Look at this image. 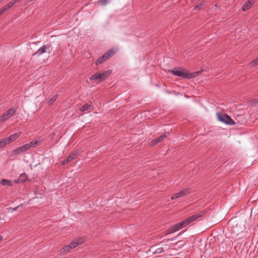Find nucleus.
<instances>
[{
	"label": "nucleus",
	"instance_id": "obj_32",
	"mask_svg": "<svg viewBox=\"0 0 258 258\" xmlns=\"http://www.w3.org/2000/svg\"><path fill=\"white\" fill-rule=\"evenodd\" d=\"M3 239V236L0 235V241Z\"/></svg>",
	"mask_w": 258,
	"mask_h": 258
},
{
	"label": "nucleus",
	"instance_id": "obj_31",
	"mask_svg": "<svg viewBox=\"0 0 258 258\" xmlns=\"http://www.w3.org/2000/svg\"><path fill=\"white\" fill-rule=\"evenodd\" d=\"M18 208H19V206H17L16 207L12 208V212H13L14 211H16L18 209Z\"/></svg>",
	"mask_w": 258,
	"mask_h": 258
},
{
	"label": "nucleus",
	"instance_id": "obj_18",
	"mask_svg": "<svg viewBox=\"0 0 258 258\" xmlns=\"http://www.w3.org/2000/svg\"><path fill=\"white\" fill-rule=\"evenodd\" d=\"M81 243H82V242L79 241L78 240V241H73L70 243L69 245H70L71 248L72 249V248H75L76 247H77L78 245H79V244H80Z\"/></svg>",
	"mask_w": 258,
	"mask_h": 258
},
{
	"label": "nucleus",
	"instance_id": "obj_21",
	"mask_svg": "<svg viewBox=\"0 0 258 258\" xmlns=\"http://www.w3.org/2000/svg\"><path fill=\"white\" fill-rule=\"evenodd\" d=\"M112 0H99V4L100 6H105L107 4H109Z\"/></svg>",
	"mask_w": 258,
	"mask_h": 258
},
{
	"label": "nucleus",
	"instance_id": "obj_13",
	"mask_svg": "<svg viewBox=\"0 0 258 258\" xmlns=\"http://www.w3.org/2000/svg\"><path fill=\"white\" fill-rule=\"evenodd\" d=\"M167 137V135L166 134H164L163 135H160L159 137L155 139L152 141V145H155L156 144L159 143L162 140H163L164 139Z\"/></svg>",
	"mask_w": 258,
	"mask_h": 258
},
{
	"label": "nucleus",
	"instance_id": "obj_16",
	"mask_svg": "<svg viewBox=\"0 0 258 258\" xmlns=\"http://www.w3.org/2000/svg\"><path fill=\"white\" fill-rule=\"evenodd\" d=\"M0 183L3 185L12 186L11 181L9 180L3 179L0 181Z\"/></svg>",
	"mask_w": 258,
	"mask_h": 258
},
{
	"label": "nucleus",
	"instance_id": "obj_23",
	"mask_svg": "<svg viewBox=\"0 0 258 258\" xmlns=\"http://www.w3.org/2000/svg\"><path fill=\"white\" fill-rule=\"evenodd\" d=\"M58 97V95H55L53 96L50 99H49L48 101V103L50 105L53 104V102L55 101Z\"/></svg>",
	"mask_w": 258,
	"mask_h": 258
},
{
	"label": "nucleus",
	"instance_id": "obj_28",
	"mask_svg": "<svg viewBox=\"0 0 258 258\" xmlns=\"http://www.w3.org/2000/svg\"><path fill=\"white\" fill-rule=\"evenodd\" d=\"M251 66H255L258 64V57L252 61L250 63Z\"/></svg>",
	"mask_w": 258,
	"mask_h": 258
},
{
	"label": "nucleus",
	"instance_id": "obj_24",
	"mask_svg": "<svg viewBox=\"0 0 258 258\" xmlns=\"http://www.w3.org/2000/svg\"><path fill=\"white\" fill-rule=\"evenodd\" d=\"M8 144L6 139L4 138L0 140V148L4 147L6 145Z\"/></svg>",
	"mask_w": 258,
	"mask_h": 258
},
{
	"label": "nucleus",
	"instance_id": "obj_3",
	"mask_svg": "<svg viewBox=\"0 0 258 258\" xmlns=\"http://www.w3.org/2000/svg\"><path fill=\"white\" fill-rule=\"evenodd\" d=\"M16 112V109L14 107H11L6 112L2 114L0 116V123L6 120L9 117L14 115Z\"/></svg>",
	"mask_w": 258,
	"mask_h": 258
},
{
	"label": "nucleus",
	"instance_id": "obj_26",
	"mask_svg": "<svg viewBox=\"0 0 258 258\" xmlns=\"http://www.w3.org/2000/svg\"><path fill=\"white\" fill-rule=\"evenodd\" d=\"M20 148L21 149V151H23V152H24L28 150L29 149H30L29 147L27 144L20 147Z\"/></svg>",
	"mask_w": 258,
	"mask_h": 258
},
{
	"label": "nucleus",
	"instance_id": "obj_7",
	"mask_svg": "<svg viewBox=\"0 0 258 258\" xmlns=\"http://www.w3.org/2000/svg\"><path fill=\"white\" fill-rule=\"evenodd\" d=\"M78 154H79V152L77 151H75L73 153L69 155L67 157V159L63 161L62 163L63 164H64L66 163L70 162L72 161V160H73L74 159H75L76 158V157L78 155Z\"/></svg>",
	"mask_w": 258,
	"mask_h": 258
},
{
	"label": "nucleus",
	"instance_id": "obj_6",
	"mask_svg": "<svg viewBox=\"0 0 258 258\" xmlns=\"http://www.w3.org/2000/svg\"><path fill=\"white\" fill-rule=\"evenodd\" d=\"M185 227V226L184 225V223H183V221H182L180 223L175 224L172 227H171L169 229L168 233H173L174 232H176V231L181 229V228H182L183 227Z\"/></svg>",
	"mask_w": 258,
	"mask_h": 258
},
{
	"label": "nucleus",
	"instance_id": "obj_33",
	"mask_svg": "<svg viewBox=\"0 0 258 258\" xmlns=\"http://www.w3.org/2000/svg\"><path fill=\"white\" fill-rule=\"evenodd\" d=\"M196 74L198 75L200 73V72H197L195 73Z\"/></svg>",
	"mask_w": 258,
	"mask_h": 258
},
{
	"label": "nucleus",
	"instance_id": "obj_19",
	"mask_svg": "<svg viewBox=\"0 0 258 258\" xmlns=\"http://www.w3.org/2000/svg\"><path fill=\"white\" fill-rule=\"evenodd\" d=\"M106 60H107L106 58L105 57V56H104V55L103 54L102 56L100 57L96 61L95 63L96 65H98L99 64H101L102 63V62H103L104 61H105Z\"/></svg>",
	"mask_w": 258,
	"mask_h": 258
},
{
	"label": "nucleus",
	"instance_id": "obj_25",
	"mask_svg": "<svg viewBox=\"0 0 258 258\" xmlns=\"http://www.w3.org/2000/svg\"><path fill=\"white\" fill-rule=\"evenodd\" d=\"M71 249L72 248H71L70 245H65L62 247L61 251L62 252H69L70 250V249Z\"/></svg>",
	"mask_w": 258,
	"mask_h": 258
},
{
	"label": "nucleus",
	"instance_id": "obj_27",
	"mask_svg": "<svg viewBox=\"0 0 258 258\" xmlns=\"http://www.w3.org/2000/svg\"><path fill=\"white\" fill-rule=\"evenodd\" d=\"M22 152H23V151H21L20 147L18 148L17 149H16V150L13 151V153L15 155H19L20 154H21Z\"/></svg>",
	"mask_w": 258,
	"mask_h": 258
},
{
	"label": "nucleus",
	"instance_id": "obj_5",
	"mask_svg": "<svg viewBox=\"0 0 258 258\" xmlns=\"http://www.w3.org/2000/svg\"><path fill=\"white\" fill-rule=\"evenodd\" d=\"M45 52L50 53V46L49 45H44L43 46L40 47L37 51L34 53L33 55L37 54L38 55H40Z\"/></svg>",
	"mask_w": 258,
	"mask_h": 258
},
{
	"label": "nucleus",
	"instance_id": "obj_34",
	"mask_svg": "<svg viewBox=\"0 0 258 258\" xmlns=\"http://www.w3.org/2000/svg\"><path fill=\"white\" fill-rule=\"evenodd\" d=\"M3 0H0V2H2Z\"/></svg>",
	"mask_w": 258,
	"mask_h": 258
},
{
	"label": "nucleus",
	"instance_id": "obj_4",
	"mask_svg": "<svg viewBox=\"0 0 258 258\" xmlns=\"http://www.w3.org/2000/svg\"><path fill=\"white\" fill-rule=\"evenodd\" d=\"M202 216V215L201 214L194 215L182 221L185 226L190 225L192 224L193 222H195L197 218L201 217Z\"/></svg>",
	"mask_w": 258,
	"mask_h": 258
},
{
	"label": "nucleus",
	"instance_id": "obj_12",
	"mask_svg": "<svg viewBox=\"0 0 258 258\" xmlns=\"http://www.w3.org/2000/svg\"><path fill=\"white\" fill-rule=\"evenodd\" d=\"M254 2L251 1H248L246 2L242 7V10L246 11L249 9L254 4Z\"/></svg>",
	"mask_w": 258,
	"mask_h": 258
},
{
	"label": "nucleus",
	"instance_id": "obj_1",
	"mask_svg": "<svg viewBox=\"0 0 258 258\" xmlns=\"http://www.w3.org/2000/svg\"><path fill=\"white\" fill-rule=\"evenodd\" d=\"M171 72L174 75L183 78L189 79L195 77V75L189 73L186 70L179 68L173 69Z\"/></svg>",
	"mask_w": 258,
	"mask_h": 258
},
{
	"label": "nucleus",
	"instance_id": "obj_15",
	"mask_svg": "<svg viewBox=\"0 0 258 258\" xmlns=\"http://www.w3.org/2000/svg\"><path fill=\"white\" fill-rule=\"evenodd\" d=\"M115 53V51L113 49H109L106 53L104 54V56L108 59L109 57L112 56Z\"/></svg>",
	"mask_w": 258,
	"mask_h": 258
},
{
	"label": "nucleus",
	"instance_id": "obj_11",
	"mask_svg": "<svg viewBox=\"0 0 258 258\" xmlns=\"http://www.w3.org/2000/svg\"><path fill=\"white\" fill-rule=\"evenodd\" d=\"M90 80L91 81L97 80L99 82L104 80L100 73H95L94 75H92L90 77Z\"/></svg>",
	"mask_w": 258,
	"mask_h": 258
},
{
	"label": "nucleus",
	"instance_id": "obj_30",
	"mask_svg": "<svg viewBox=\"0 0 258 258\" xmlns=\"http://www.w3.org/2000/svg\"><path fill=\"white\" fill-rule=\"evenodd\" d=\"M6 10H5V7H4V8L0 9V15L2 14Z\"/></svg>",
	"mask_w": 258,
	"mask_h": 258
},
{
	"label": "nucleus",
	"instance_id": "obj_17",
	"mask_svg": "<svg viewBox=\"0 0 258 258\" xmlns=\"http://www.w3.org/2000/svg\"><path fill=\"white\" fill-rule=\"evenodd\" d=\"M39 142H40V141L34 140L27 144L28 145L29 148H33V147H35L37 146L38 145Z\"/></svg>",
	"mask_w": 258,
	"mask_h": 258
},
{
	"label": "nucleus",
	"instance_id": "obj_22",
	"mask_svg": "<svg viewBox=\"0 0 258 258\" xmlns=\"http://www.w3.org/2000/svg\"><path fill=\"white\" fill-rule=\"evenodd\" d=\"M111 72L110 70H108L105 71L102 73H100L103 79L104 80L107 77H108L109 75H110Z\"/></svg>",
	"mask_w": 258,
	"mask_h": 258
},
{
	"label": "nucleus",
	"instance_id": "obj_9",
	"mask_svg": "<svg viewBox=\"0 0 258 258\" xmlns=\"http://www.w3.org/2000/svg\"><path fill=\"white\" fill-rule=\"evenodd\" d=\"M21 133H16L13 135H12L10 136L9 137L6 138V140L9 144V143H11L12 142L16 140L17 138L19 137V136L21 135Z\"/></svg>",
	"mask_w": 258,
	"mask_h": 258
},
{
	"label": "nucleus",
	"instance_id": "obj_20",
	"mask_svg": "<svg viewBox=\"0 0 258 258\" xmlns=\"http://www.w3.org/2000/svg\"><path fill=\"white\" fill-rule=\"evenodd\" d=\"M15 4V1L12 0L10 3H9L7 5H6L5 7V10H8L12 8Z\"/></svg>",
	"mask_w": 258,
	"mask_h": 258
},
{
	"label": "nucleus",
	"instance_id": "obj_2",
	"mask_svg": "<svg viewBox=\"0 0 258 258\" xmlns=\"http://www.w3.org/2000/svg\"><path fill=\"white\" fill-rule=\"evenodd\" d=\"M217 116L219 121L227 124L233 125L235 123V122L231 119V118L228 115L221 114L219 113H217Z\"/></svg>",
	"mask_w": 258,
	"mask_h": 258
},
{
	"label": "nucleus",
	"instance_id": "obj_10",
	"mask_svg": "<svg viewBox=\"0 0 258 258\" xmlns=\"http://www.w3.org/2000/svg\"><path fill=\"white\" fill-rule=\"evenodd\" d=\"M28 179L27 175L25 173H22L18 179L14 180L15 183L24 182H25Z\"/></svg>",
	"mask_w": 258,
	"mask_h": 258
},
{
	"label": "nucleus",
	"instance_id": "obj_8",
	"mask_svg": "<svg viewBox=\"0 0 258 258\" xmlns=\"http://www.w3.org/2000/svg\"><path fill=\"white\" fill-rule=\"evenodd\" d=\"M188 191V189H183L182 190L180 191V192H178L175 194H174V195H173L172 196V200H174V199H178L179 198H181L183 196H184V195H185Z\"/></svg>",
	"mask_w": 258,
	"mask_h": 258
},
{
	"label": "nucleus",
	"instance_id": "obj_14",
	"mask_svg": "<svg viewBox=\"0 0 258 258\" xmlns=\"http://www.w3.org/2000/svg\"><path fill=\"white\" fill-rule=\"evenodd\" d=\"M92 109V106L89 104H85L80 108V111L84 112L85 111L90 110Z\"/></svg>",
	"mask_w": 258,
	"mask_h": 258
},
{
	"label": "nucleus",
	"instance_id": "obj_29",
	"mask_svg": "<svg viewBox=\"0 0 258 258\" xmlns=\"http://www.w3.org/2000/svg\"><path fill=\"white\" fill-rule=\"evenodd\" d=\"M203 6V3H200L197 5L195 7V9H200V8Z\"/></svg>",
	"mask_w": 258,
	"mask_h": 258
}]
</instances>
